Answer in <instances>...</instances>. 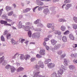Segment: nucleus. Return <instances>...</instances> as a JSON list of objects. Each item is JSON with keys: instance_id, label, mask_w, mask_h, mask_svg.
Segmentation results:
<instances>
[{"instance_id": "obj_1", "label": "nucleus", "mask_w": 77, "mask_h": 77, "mask_svg": "<svg viewBox=\"0 0 77 77\" xmlns=\"http://www.w3.org/2000/svg\"><path fill=\"white\" fill-rule=\"evenodd\" d=\"M18 56H20V58L21 60H27L28 59H29L30 57V56L28 54H26L24 57L23 54H19Z\"/></svg>"}, {"instance_id": "obj_2", "label": "nucleus", "mask_w": 77, "mask_h": 77, "mask_svg": "<svg viewBox=\"0 0 77 77\" xmlns=\"http://www.w3.org/2000/svg\"><path fill=\"white\" fill-rule=\"evenodd\" d=\"M47 26L48 28H51L52 27V29L53 30L50 32H52L54 31V23H48L47 24Z\"/></svg>"}, {"instance_id": "obj_3", "label": "nucleus", "mask_w": 77, "mask_h": 77, "mask_svg": "<svg viewBox=\"0 0 77 77\" xmlns=\"http://www.w3.org/2000/svg\"><path fill=\"white\" fill-rule=\"evenodd\" d=\"M0 23L2 24H4L6 26H11V25L8 23V22L6 21H4L3 20H1Z\"/></svg>"}, {"instance_id": "obj_4", "label": "nucleus", "mask_w": 77, "mask_h": 77, "mask_svg": "<svg viewBox=\"0 0 77 77\" xmlns=\"http://www.w3.org/2000/svg\"><path fill=\"white\" fill-rule=\"evenodd\" d=\"M63 73V70L62 69H60L57 71V74L59 76V77L62 75Z\"/></svg>"}, {"instance_id": "obj_5", "label": "nucleus", "mask_w": 77, "mask_h": 77, "mask_svg": "<svg viewBox=\"0 0 77 77\" xmlns=\"http://www.w3.org/2000/svg\"><path fill=\"white\" fill-rule=\"evenodd\" d=\"M40 73V72H36L34 73V76L33 77H37L38 76V77H44L41 75H39V74Z\"/></svg>"}, {"instance_id": "obj_6", "label": "nucleus", "mask_w": 77, "mask_h": 77, "mask_svg": "<svg viewBox=\"0 0 77 77\" xmlns=\"http://www.w3.org/2000/svg\"><path fill=\"white\" fill-rule=\"evenodd\" d=\"M40 67L42 68H44V64H43L40 65V66L38 65H36L33 66V68H34V69H39Z\"/></svg>"}, {"instance_id": "obj_7", "label": "nucleus", "mask_w": 77, "mask_h": 77, "mask_svg": "<svg viewBox=\"0 0 77 77\" xmlns=\"http://www.w3.org/2000/svg\"><path fill=\"white\" fill-rule=\"evenodd\" d=\"M36 2L37 5H38V6H42V5H44V3L43 2H42L39 0H37Z\"/></svg>"}, {"instance_id": "obj_8", "label": "nucleus", "mask_w": 77, "mask_h": 77, "mask_svg": "<svg viewBox=\"0 0 77 77\" xmlns=\"http://www.w3.org/2000/svg\"><path fill=\"white\" fill-rule=\"evenodd\" d=\"M48 66L49 68H52L55 66V64L53 63H50L48 64Z\"/></svg>"}, {"instance_id": "obj_9", "label": "nucleus", "mask_w": 77, "mask_h": 77, "mask_svg": "<svg viewBox=\"0 0 77 77\" xmlns=\"http://www.w3.org/2000/svg\"><path fill=\"white\" fill-rule=\"evenodd\" d=\"M69 38L70 39H71V40H72L74 41L75 39V37L74 35H73L72 34H71L69 35Z\"/></svg>"}, {"instance_id": "obj_10", "label": "nucleus", "mask_w": 77, "mask_h": 77, "mask_svg": "<svg viewBox=\"0 0 77 77\" xmlns=\"http://www.w3.org/2000/svg\"><path fill=\"white\" fill-rule=\"evenodd\" d=\"M39 53L41 55H44L45 54V51L44 49H42L40 50Z\"/></svg>"}, {"instance_id": "obj_11", "label": "nucleus", "mask_w": 77, "mask_h": 77, "mask_svg": "<svg viewBox=\"0 0 77 77\" xmlns=\"http://www.w3.org/2000/svg\"><path fill=\"white\" fill-rule=\"evenodd\" d=\"M51 44L53 45H54L56 43H57V41L54 39H51Z\"/></svg>"}, {"instance_id": "obj_12", "label": "nucleus", "mask_w": 77, "mask_h": 77, "mask_svg": "<svg viewBox=\"0 0 77 77\" xmlns=\"http://www.w3.org/2000/svg\"><path fill=\"white\" fill-rule=\"evenodd\" d=\"M6 10L8 12V11H11L12 10V8L11 7H10L9 6H7L5 8Z\"/></svg>"}, {"instance_id": "obj_13", "label": "nucleus", "mask_w": 77, "mask_h": 77, "mask_svg": "<svg viewBox=\"0 0 77 77\" xmlns=\"http://www.w3.org/2000/svg\"><path fill=\"white\" fill-rule=\"evenodd\" d=\"M72 6V5L71 4H67L66 5V6L65 7V9L66 10H68L69 8H71Z\"/></svg>"}, {"instance_id": "obj_14", "label": "nucleus", "mask_w": 77, "mask_h": 77, "mask_svg": "<svg viewBox=\"0 0 77 77\" xmlns=\"http://www.w3.org/2000/svg\"><path fill=\"white\" fill-rule=\"evenodd\" d=\"M62 40L63 42H65L67 41V38L65 36H63L62 37Z\"/></svg>"}, {"instance_id": "obj_15", "label": "nucleus", "mask_w": 77, "mask_h": 77, "mask_svg": "<svg viewBox=\"0 0 77 77\" xmlns=\"http://www.w3.org/2000/svg\"><path fill=\"white\" fill-rule=\"evenodd\" d=\"M5 57L3 56L2 57L0 58V63H2L3 62H5Z\"/></svg>"}, {"instance_id": "obj_16", "label": "nucleus", "mask_w": 77, "mask_h": 77, "mask_svg": "<svg viewBox=\"0 0 77 77\" xmlns=\"http://www.w3.org/2000/svg\"><path fill=\"white\" fill-rule=\"evenodd\" d=\"M24 70V68L23 67H20L17 69V72H20Z\"/></svg>"}, {"instance_id": "obj_17", "label": "nucleus", "mask_w": 77, "mask_h": 77, "mask_svg": "<svg viewBox=\"0 0 77 77\" xmlns=\"http://www.w3.org/2000/svg\"><path fill=\"white\" fill-rule=\"evenodd\" d=\"M23 29L25 30H26V31H28L30 29V26H26L25 27L23 28Z\"/></svg>"}, {"instance_id": "obj_18", "label": "nucleus", "mask_w": 77, "mask_h": 77, "mask_svg": "<svg viewBox=\"0 0 77 77\" xmlns=\"http://www.w3.org/2000/svg\"><path fill=\"white\" fill-rule=\"evenodd\" d=\"M30 10H31V9L30 8H26L25 10H23V12L24 13L30 11Z\"/></svg>"}, {"instance_id": "obj_19", "label": "nucleus", "mask_w": 77, "mask_h": 77, "mask_svg": "<svg viewBox=\"0 0 77 77\" xmlns=\"http://www.w3.org/2000/svg\"><path fill=\"white\" fill-rule=\"evenodd\" d=\"M54 33L56 35H60L61 32L59 30H56L55 31Z\"/></svg>"}, {"instance_id": "obj_20", "label": "nucleus", "mask_w": 77, "mask_h": 77, "mask_svg": "<svg viewBox=\"0 0 77 77\" xmlns=\"http://www.w3.org/2000/svg\"><path fill=\"white\" fill-rule=\"evenodd\" d=\"M71 56L72 57H75V58H76L77 57V54H72L71 55Z\"/></svg>"}, {"instance_id": "obj_21", "label": "nucleus", "mask_w": 77, "mask_h": 77, "mask_svg": "<svg viewBox=\"0 0 77 77\" xmlns=\"http://www.w3.org/2000/svg\"><path fill=\"white\" fill-rule=\"evenodd\" d=\"M11 72H14L15 71V69L14 67L11 66Z\"/></svg>"}, {"instance_id": "obj_22", "label": "nucleus", "mask_w": 77, "mask_h": 77, "mask_svg": "<svg viewBox=\"0 0 77 77\" xmlns=\"http://www.w3.org/2000/svg\"><path fill=\"white\" fill-rule=\"evenodd\" d=\"M60 29L62 31H65V30L66 29V28L65 27V26L63 25L61 27Z\"/></svg>"}, {"instance_id": "obj_23", "label": "nucleus", "mask_w": 77, "mask_h": 77, "mask_svg": "<svg viewBox=\"0 0 77 77\" xmlns=\"http://www.w3.org/2000/svg\"><path fill=\"white\" fill-rule=\"evenodd\" d=\"M19 42H21L22 43H23V42H24V41H25V39L20 38L19 39Z\"/></svg>"}, {"instance_id": "obj_24", "label": "nucleus", "mask_w": 77, "mask_h": 77, "mask_svg": "<svg viewBox=\"0 0 77 77\" xmlns=\"http://www.w3.org/2000/svg\"><path fill=\"white\" fill-rule=\"evenodd\" d=\"M11 34L10 33H8L6 35V37L7 39H9L10 38V37H11Z\"/></svg>"}, {"instance_id": "obj_25", "label": "nucleus", "mask_w": 77, "mask_h": 77, "mask_svg": "<svg viewBox=\"0 0 77 77\" xmlns=\"http://www.w3.org/2000/svg\"><path fill=\"white\" fill-rule=\"evenodd\" d=\"M28 36H29V37H31L32 36V31H29L28 32Z\"/></svg>"}, {"instance_id": "obj_26", "label": "nucleus", "mask_w": 77, "mask_h": 77, "mask_svg": "<svg viewBox=\"0 0 77 77\" xmlns=\"http://www.w3.org/2000/svg\"><path fill=\"white\" fill-rule=\"evenodd\" d=\"M64 64L65 66L68 65V61H67V60H66V59H64Z\"/></svg>"}, {"instance_id": "obj_27", "label": "nucleus", "mask_w": 77, "mask_h": 77, "mask_svg": "<svg viewBox=\"0 0 77 77\" xmlns=\"http://www.w3.org/2000/svg\"><path fill=\"white\" fill-rule=\"evenodd\" d=\"M18 27L19 29H21L22 27V23L21 22H19V25Z\"/></svg>"}, {"instance_id": "obj_28", "label": "nucleus", "mask_w": 77, "mask_h": 77, "mask_svg": "<svg viewBox=\"0 0 77 77\" xmlns=\"http://www.w3.org/2000/svg\"><path fill=\"white\" fill-rule=\"evenodd\" d=\"M73 28L74 29H77V25L75 24H72Z\"/></svg>"}, {"instance_id": "obj_29", "label": "nucleus", "mask_w": 77, "mask_h": 77, "mask_svg": "<svg viewBox=\"0 0 77 77\" xmlns=\"http://www.w3.org/2000/svg\"><path fill=\"white\" fill-rule=\"evenodd\" d=\"M13 14H14V12L13 11H11L8 12V16H11Z\"/></svg>"}, {"instance_id": "obj_30", "label": "nucleus", "mask_w": 77, "mask_h": 77, "mask_svg": "<svg viewBox=\"0 0 77 77\" xmlns=\"http://www.w3.org/2000/svg\"><path fill=\"white\" fill-rule=\"evenodd\" d=\"M11 42L12 44H13L14 45L16 44H17V42H16L13 39H12L11 40Z\"/></svg>"}, {"instance_id": "obj_31", "label": "nucleus", "mask_w": 77, "mask_h": 77, "mask_svg": "<svg viewBox=\"0 0 77 77\" xmlns=\"http://www.w3.org/2000/svg\"><path fill=\"white\" fill-rule=\"evenodd\" d=\"M48 12V8L45 9L43 11V12L45 14H46V13H47Z\"/></svg>"}, {"instance_id": "obj_32", "label": "nucleus", "mask_w": 77, "mask_h": 77, "mask_svg": "<svg viewBox=\"0 0 77 77\" xmlns=\"http://www.w3.org/2000/svg\"><path fill=\"white\" fill-rule=\"evenodd\" d=\"M69 33V31L67 30L64 33V35H68Z\"/></svg>"}, {"instance_id": "obj_33", "label": "nucleus", "mask_w": 77, "mask_h": 77, "mask_svg": "<svg viewBox=\"0 0 77 77\" xmlns=\"http://www.w3.org/2000/svg\"><path fill=\"white\" fill-rule=\"evenodd\" d=\"M1 39L2 41H5V38H4V37L3 35L1 36Z\"/></svg>"}, {"instance_id": "obj_34", "label": "nucleus", "mask_w": 77, "mask_h": 77, "mask_svg": "<svg viewBox=\"0 0 77 77\" xmlns=\"http://www.w3.org/2000/svg\"><path fill=\"white\" fill-rule=\"evenodd\" d=\"M73 20L76 23H77V17H73Z\"/></svg>"}, {"instance_id": "obj_35", "label": "nucleus", "mask_w": 77, "mask_h": 77, "mask_svg": "<svg viewBox=\"0 0 77 77\" xmlns=\"http://www.w3.org/2000/svg\"><path fill=\"white\" fill-rule=\"evenodd\" d=\"M11 66L9 65H7L6 67H5V68H6V69H9V68H11Z\"/></svg>"}, {"instance_id": "obj_36", "label": "nucleus", "mask_w": 77, "mask_h": 77, "mask_svg": "<svg viewBox=\"0 0 77 77\" xmlns=\"http://www.w3.org/2000/svg\"><path fill=\"white\" fill-rule=\"evenodd\" d=\"M36 60V58H32L31 59V62H33L34 61H35Z\"/></svg>"}, {"instance_id": "obj_37", "label": "nucleus", "mask_w": 77, "mask_h": 77, "mask_svg": "<svg viewBox=\"0 0 77 77\" xmlns=\"http://www.w3.org/2000/svg\"><path fill=\"white\" fill-rule=\"evenodd\" d=\"M8 33V31L7 30H6L4 33L3 35H7Z\"/></svg>"}, {"instance_id": "obj_38", "label": "nucleus", "mask_w": 77, "mask_h": 77, "mask_svg": "<svg viewBox=\"0 0 77 77\" xmlns=\"http://www.w3.org/2000/svg\"><path fill=\"white\" fill-rule=\"evenodd\" d=\"M39 23V20H37L35 21L34 22V24H36Z\"/></svg>"}, {"instance_id": "obj_39", "label": "nucleus", "mask_w": 77, "mask_h": 77, "mask_svg": "<svg viewBox=\"0 0 77 77\" xmlns=\"http://www.w3.org/2000/svg\"><path fill=\"white\" fill-rule=\"evenodd\" d=\"M31 25V23L30 22H27L26 23V26H30Z\"/></svg>"}, {"instance_id": "obj_40", "label": "nucleus", "mask_w": 77, "mask_h": 77, "mask_svg": "<svg viewBox=\"0 0 77 77\" xmlns=\"http://www.w3.org/2000/svg\"><path fill=\"white\" fill-rule=\"evenodd\" d=\"M60 45H57L55 47V49H58V48H60Z\"/></svg>"}, {"instance_id": "obj_41", "label": "nucleus", "mask_w": 77, "mask_h": 77, "mask_svg": "<svg viewBox=\"0 0 77 77\" xmlns=\"http://www.w3.org/2000/svg\"><path fill=\"white\" fill-rule=\"evenodd\" d=\"M69 68L70 69H74V66L72 65L70 66H69Z\"/></svg>"}, {"instance_id": "obj_42", "label": "nucleus", "mask_w": 77, "mask_h": 77, "mask_svg": "<svg viewBox=\"0 0 77 77\" xmlns=\"http://www.w3.org/2000/svg\"><path fill=\"white\" fill-rule=\"evenodd\" d=\"M3 11V9L2 8L0 10V16H1V15H2Z\"/></svg>"}, {"instance_id": "obj_43", "label": "nucleus", "mask_w": 77, "mask_h": 77, "mask_svg": "<svg viewBox=\"0 0 77 77\" xmlns=\"http://www.w3.org/2000/svg\"><path fill=\"white\" fill-rule=\"evenodd\" d=\"M64 3H69V0H66L65 1Z\"/></svg>"}, {"instance_id": "obj_44", "label": "nucleus", "mask_w": 77, "mask_h": 77, "mask_svg": "<svg viewBox=\"0 0 77 77\" xmlns=\"http://www.w3.org/2000/svg\"><path fill=\"white\" fill-rule=\"evenodd\" d=\"M36 57H37V58H40V57H41V56L39 54H37L36 55Z\"/></svg>"}, {"instance_id": "obj_45", "label": "nucleus", "mask_w": 77, "mask_h": 77, "mask_svg": "<svg viewBox=\"0 0 77 77\" xmlns=\"http://www.w3.org/2000/svg\"><path fill=\"white\" fill-rule=\"evenodd\" d=\"M62 53V51H59L57 52V54H61Z\"/></svg>"}, {"instance_id": "obj_46", "label": "nucleus", "mask_w": 77, "mask_h": 77, "mask_svg": "<svg viewBox=\"0 0 77 77\" xmlns=\"http://www.w3.org/2000/svg\"><path fill=\"white\" fill-rule=\"evenodd\" d=\"M61 68H62V69H63V70L64 69V70H65L66 69V67H65L63 66L62 65L61 66Z\"/></svg>"}, {"instance_id": "obj_47", "label": "nucleus", "mask_w": 77, "mask_h": 77, "mask_svg": "<svg viewBox=\"0 0 77 77\" xmlns=\"http://www.w3.org/2000/svg\"><path fill=\"white\" fill-rule=\"evenodd\" d=\"M43 63H42L41 62V61H40L38 62V65H43Z\"/></svg>"}, {"instance_id": "obj_48", "label": "nucleus", "mask_w": 77, "mask_h": 77, "mask_svg": "<svg viewBox=\"0 0 77 77\" xmlns=\"http://www.w3.org/2000/svg\"><path fill=\"white\" fill-rule=\"evenodd\" d=\"M38 7H39V6H37L36 7L34 8L33 9V12H35V10L36 9V8H38Z\"/></svg>"}, {"instance_id": "obj_49", "label": "nucleus", "mask_w": 77, "mask_h": 77, "mask_svg": "<svg viewBox=\"0 0 77 77\" xmlns=\"http://www.w3.org/2000/svg\"><path fill=\"white\" fill-rule=\"evenodd\" d=\"M49 39L48 38H45V41H49Z\"/></svg>"}, {"instance_id": "obj_50", "label": "nucleus", "mask_w": 77, "mask_h": 77, "mask_svg": "<svg viewBox=\"0 0 77 77\" xmlns=\"http://www.w3.org/2000/svg\"><path fill=\"white\" fill-rule=\"evenodd\" d=\"M66 56L65 54H64L62 55H61V57L62 58H63L64 57Z\"/></svg>"}, {"instance_id": "obj_51", "label": "nucleus", "mask_w": 77, "mask_h": 77, "mask_svg": "<svg viewBox=\"0 0 77 77\" xmlns=\"http://www.w3.org/2000/svg\"><path fill=\"white\" fill-rule=\"evenodd\" d=\"M73 62L74 63H77V60H73Z\"/></svg>"}, {"instance_id": "obj_52", "label": "nucleus", "mask_w": 77, "mask_h": 77, "mask_svg": "<svg viewBox=\"0 0 77 77\" xmlns=\"http://www.w3.org/2000/svg\"><path fill=\"white\" fill-rule=\"evenodd\" d=\"M45 64H47L48 62V60H46L45 61Z\"/></svg>"}, {"instance_id": "obj_53", "label": "nucleus", "mask_w": 77, "mask_h": 77, "mask_svg": "<svg viewBox=\"0 0 77 77\" xmlns=\"http://www.w3.org/2000/svg\"><path fill=\"white\" fill-rule=\"evenodd\" d=\"M66 20L65 19H62V22H66Z\"/></svg>"}, {"instance_id": "obj_54", "label": "nucleus", "mask_w": 77, "mask_h": 77, "mask_svg": "<svg viewBox=\"0 0 77 77\" xmlns=\"http://www.w3.org/2000/svg\"><path fill=\"white\" fill-rule=\"evenodd\" d=\"M7 21L8 22H11L12 21V20L10 19H7Z\"/></svg>"}, {"instance_id": "obj_55", "label": "nucleus", "mask_w": 77, "mask_h": 77, "mask_svg": "<svg viewBox=\"0 0 77 77\" xmlns=\"http://www.w3.org/2000/svg\"><path fill=\"white\" fill-rule=\"evenodd\" d=\"M43 45L44 46H45L46 45V42H44L43 43Z\"/></svg>"}, {"instance_id": "obj_56", "label": "nucleus", "mask_w": 77, "mask_h": 77, "mask_svg": "<svg viewBox=\"0 0 77 77\" xmlns=\"http://www.w3.org/2000/svg\"><path fill=\"white\" fill-rule=\"evenodd\" d=\"M46 48L47 50H48V49L49 48H48V46H46Z\"/></svg>"}, {"instance_id": "obj_57", "label": "nucleus", "mask_w": 77, "mask_h": 77, "mask_svg": "<svg viewBox=\"0 0 77 77\" xmlns=\"http://www.w3.org/2000/svg\"><path fill=\"white\" fill-rule=\"evenodd\" d=\"M59 22H62V19H60L59 20Z\"/></svg>"}, {"instance_id": "obj_58", "label": "nucleus", "mask_w": 77, "mask_h": 77, "mask_svg": "<svg viewBox=\"0 0 77 77\" xmlns=\"http://www.w3.org/2000/svg\"><path fill=\"white\" fill-rule=\"evenodd\" d=\"M59 0H53V2H58Z\"/></svg>"}, {"instance_id": "obj_59", "label": "nucleus", "mask_w": 77, "mask_h": 77, "mask_svg": "<svg viewBox=\"0 0 77 77\" xmlns=\"http://www.w3.org/2000/svg\"><path fill=\"white\" fill-rule=\"evenodd\" d=\"M35 44V43L34 42H31L30 43V44Z\"/></svg>"}, {"instance_id": "obj_60", "label": "nucleus", "mask_w": 77, "mask_h": 77, "mask_svg": "<svg viewBox=\"0 0 77 77\" xmlns=\"http://www.w3.org/2000/svg\"><path fill=\"white\" fill-rule=\"evenodd\" d=\"M35 36V34H32V37L33 38H34Z\"/></svg>"}, {"instance_id": "obj_61", "label": "nucleus", "mask_w": 77, "mask_h": 77, "mask_svg": "<svg viewBox=\"0 0 77 77\" xmlns=\"http://www.w3.org/2000/svg\"><path fill=\"white\" fill-rule=\"evenodd\" d=\"M13 6L14 8H16V5H15V4H13Z\"/></svg>"}, {"instance_id": "obj_62", "label": "nucleus", "mask_w": 77, "mask_h": 77, "mask_svg": "<svg viewBox=\"0 0 77 77\" xmlns=\"http://www.w3.org/2000/svg\"><path fill=\"white\" fill-rule=\"evenodd\" d=\"M41 9H42V8H41V7H39L38 8V11H41Z\"/></svg>"}, {"instance_id": "obj_63", "label": "nucleus", "mask_w": 77, "mask_h": 77, "mask_svg": "<svg viewBox=\"0 0 77 77\" xmlns=\"http://www.w3.org/2000/svg\"><path fill=\"white\" fill-rule=\"evenodd\" d=\"M48 60V62H51V59H48V60Z\"/></svg>"}, {"instance_id": "obj_64", "label": "nucleus", "mask_w": 77, "mask_h": 77, "mask_svg": "<svg viewBox=\"0 0 77 77\" xmlns=\"http://www.w3.org/2000/svg\"><path fill=\"white\" fill-rule=\"evenodd\" d=\"M74 45H75V48H76V47H77V44H75Z\"/></svg>"}]
</instances>
